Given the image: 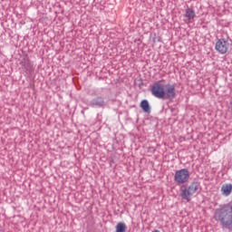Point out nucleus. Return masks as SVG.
I'll list each match as a JSON object with an SVG mask.
<instances>
[{
	"label": "nucleus",
	"mask_w": 232,
	"mask_h": 232,
	"mask_svg": "<svg viewBox=\"0 0 232 232\" xmlns=\"http://www.w3.org/2000/svg\"><path fill=\"white\" fill-rule=\"evenodd\" d=\"M160 82H166V80H160L152 85L150 89L152 95L162 101H173L177 97L175 84L168 83L164 89V85Z\"/></svg>",
	"instance_id": "f257e3e1"
},
{
	"label": "nucleus",
	"mask_w": 232,
	"mask_h": 232,
	"mask_svg": "<svg viewBox=\"0 0 232 232\" xmlns=\"http://www.w3.org/2000/svg\"><path fill=\"white\" fill-rule=\"evenodd\" d=\"M216 217L226 227L232 225V206L227 205L217 210Z\"/></svg>",
	"instance_id": "f03ea898"
},
{
	"label": "nucleus",
	"mask_w": 232,
	"mask_h": 232,
	"mask_svg": "<svg viewBox=\"0 0 232 232\" xmlns=\"http://www.w3.org/2000/svg\"><path fill=\"white\" fill-rule=\"evenodd\" d=\"M189 170L188 169H181L175 172L174 182H177L179 185L186 184L189 181Z\"/></svg>",
	"instance_id": "7ed1b4c3"
},
{
	"label": "nucleus",
	"mask_w": 232,
	"mask_h": 232,
	"mask_svg": "<svg viewBox=\"0 0 232 232\" xmlns=\"http://www.w3.org/2000/svg\"><path fill=\"white\" fill-rule=\"evenodd\" d=\"M215 50L221 55L227 53V51L229 50V42L224 38L218 39L216 43Z\"/></svg>",
	"instance_id": "20e7f679"
},
{
	"label": "nucleus",
	"mask_w": 232,
	"mask_h": 232,
	"mask_svg": "<svg viewBox=\"0 0 232 232\" xmlns=\"http://www.w3.org/2000/svg\"><path fill=\"white\" fill-rule=\"evenodd\" d=\"M184 17H186L185 23L187 24H189V23H191L193 21V19H195V17H197V14H195V10H193L192 8H187L185 10Z\"/></svg>",
	"instance_id": "39448f33"
},
{
	"label": "nucleus",
	"mask_w": 232,
	"mask_h": 232,
	"mask_svg": "<svg viewBox=\"0 0 232 232\" xmlns=\"http://www.w3.org/2000/svg\"><path fill=\"white\" fill-rule=\"evenodd\" d=\"M90 105L95 106L96 108H102L106 106V102H104V98L98 96L90 102Z\"/></svg>",
	"instance_id": "423d86ee"
},
{
	"label": "nucleus",
	"mask_w": 232,
	"mask_h": 232,
	"mask_svg": "<svg viewBox=\"0 0 232 232\" xmlns=\"http://www.w3.org/2000/svg\"><path fill=\"white\" fill-rule=\"evenodd\" d=\"M221 192H222V195H224L225 197H229V195H231L232 193V184L231 183L224 184L221 187Z\"/></svg>",
	"instance_id": "0eeeda50"
},
{
	"label": "nucleus",
	"mask_w": 232,
	"mask_h": 232,
	"mask_svg": "<svg viewBox=\"0 0 232 232\" xmlns=\"http://www.w3.org/2000/svg\"><path fill=\"white\" fill-rule=\"evenodd\" d=\"M180 197L183 200L189 202L191 200V197H193V194L188 190V188H183L181 189Z\"/></svg>",
	"instance_id": "6e6552de"
},
{
	"label": "nucleus",
	"mask_w": 232,
	"mask_h": 232,
	"mask_svg": "<svg viewBox=\"0 0 232 232\" xmlns=\"http://www.w3.org/2000/svg\"><path fill=\"white\" fill-rule=\"evenodd\" d=\"M140 108H141L145 113H151V107L150 106V102H148V100L141 101Z\"/></svg>",
	"instance_id": "1a4fd4ad"
},
{
	"label": "nucleus",
	"mask_w": 232,
	"mask_h": 232,
	"mask_svg": "<svg viewBox=\"0 0 232 232\" xmlns=\"http://www.w3.org/2000/svg\"><path fill=\"white\" fill-rule=\"evenodd\" d=\"M198 188H200V183L194 181L188 186V188H187V189H188L192 195H195V193L198 191Z\"/></svg>",
	"instance_id": "9d476101"
},
{
	"label": "nucleus",
	"mask_w": 232,
	"mask_h": 232,
	"mask_svg": "<svg viewBox=\"0 0 232 232\" xmlns=\"http://www.w3.org/2000/svg\"><path fill=\"white\" fill-rule=\"evenodd\" d=\"M22 66L27 73H32V72H34V66L28 61L22 62Z\"/></svg>",
	"instance_id": "9b49d317"
},
{
	"label": "nucleus",
	"mask_w": 232,
	"mask_h": 232,
	"mask_svg": "<svg viewBox=\"0 0 232 232\" xmlns=\"http://www.w3.org/2000/svg\"><path fill=\"white\" fill-rule=\"evenodd\" d=\"M126 229H128V227L124 222H119L116 225V232H126Z\"/></svg>",
	"instance_id": "f8f14e48"
},
{
	"label": "nucleus",
	"mask_w": 232,
	"mask_h": 232,
	"mask_svg": "<svg viewBox=\"0 0 232 232\" xmlns=\"http://www.w3.org/2000/svg\"><path fill=\"white\" fill-rule=\"evenodd\" d=\"M230 106H231V110H232V101L230 102Z\"/></svg>",
	"instance_id": "ddd939ff"
}]
</instances>
